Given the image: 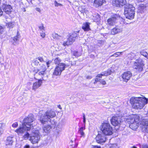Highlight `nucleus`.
I'll return each instance as SVG.
<instances>
[{"label":"nucleus","mask_w":148,"mask_h":148,"mask_svg":"<svg viewBox=\"0 0 148 148\" xmlns=\"http://www.w3.org/2000/svg\"><path fill=\"white\" fill-rule=\"evenodd\" d=\"M66 66V65L64 63L56 66L53 73V75L56 76L60 75L62 71L64 70Z\"/></svg>","instance_id":"obj_9"},{"label":"nucleus","mask_w":148,"mask_h":148,"mask_svg":"<svg viewBox=\"0 0 148 148\" xmlns=\"http://www.w3.org/2000/svg\"><path fill=\"white\" fill-rule=\"evenodd\" d=\"M1 0H0V3H1Z\"/></svg>","instance_id":"obj_61"},{"label":"nucleus","mask_w":148,"mask_h":148,"mask_svg":"<svg viewBox=\"0 0 148 148\" xmlns=\"http://www.w3.org/2000/svg\"><path fill=\"white\" fill-rule=\"evenodd\" d=\"M29 147H30L29 145H26L24 147V148H29Z\"/></svg>","instance_id":"obj_57"},{"label":"nucleus","mask_w":148,"mask_h":148,"mask_svg":"<svg viewBox=\"0 0 148 148\" xmlns=\"http://www.w3.org/2000/svg\"><path fill=\"white\" fill-rule=\"evenodd\" d=\"M37 59H38L40 61V62H42L44 61L42 57H38Z\"/></svg>","instance_id":"obj_45"},{"label":"nucleus","mask_w":148,"mask_h":148,"mask_svg":"<svg viewBox=\"0 0 148 148\" xmlns=\"http://www.w3.org/2000/svg\"><path fill=\"white\" fill-rule=\"evenodd\" d=\"M111 124L114 126L119 127L121 123V118L120 116H113L111 119Z\"/></svg>","instance_id":"obj_12"},{"label":"nucleus","mask_w":148,"mask_h":148,"mask_svg":"<svg viewBox=\"0 0 148 148\" xmlns=\"http://www.w3.org/2000/svg\"><path fill=\"white\" fill-rule=\"evenodd\" d=\"M140 125L143 131L148 133V119H143Z\"/></svg>","instance_id":"obj_14"},{"label":"nucleus","mask_w":148,"mask_h":148,"mask_svg":"<svg viewBox=\"0 0 148 148\" xmlns=\"http://www.w3.org/2000/svg\"><path fill=\"white\" fill-rule=\"evenodd\" d=\"M77 36V32H74L72 33L69 34L67 40L63 42L62 45L64 46L71 45L75 40Z\"/></svg>","instance_id":"obj_6"},{"label":"nucleus","mask_w":148,"mask_h":148,"mask_svg":"<svg viewBox=\"0 0 148 148\" xmlns=\"http://www.w3.org/2000/svg\"><path fill=\"white\" fill-rule=\"evenodd\" d=\"M14 22H9L7 24V25L10 28H12L14 26Z\"/></svg>","instance_id":"obj_35"},{"label":"nucleus","mask_w":148,"mask_h":148,"mask_svg":"<svg viewBox=\"0 0 148 148\" xmlns=\"http://www.w3.org/2000/svg\"><path fill=\"white\" fill-rule=\"evenodd\" d=\"M54 4L55 6L57 7H58L59 6H61L62 5V4L58 3L56 1H55Z\"/></svg>","instance_id":"obj_37"},{"label":"nucleus","mask_w":148,"mask_h":148,"mask_svg":"<svg viewBox=\"0 0 148 148\" xmlns=\"http://www.w3.org/2000/svg\"><path fill=\"white\" fill-rule=\"evenodd\" d=\"M60 106H59V108H60Z\"/></svg>","instance_id":"obj_62"},{"label":"nucleus","mask_w":148,"mask_h":148,"mask_svg":"<svg viewBox=\"0 0 148 148\" xmlns=\"http://www.w3.org/2000/svg\"><path fill=\"white\" fill-rule=\"evenodd\" d=\"M83 122L84 123V125L86 123V118H85V115L84 114H83Z\"/></svg>","instance_id":"obj_49"},{"label":"nucleus","mask_w":148,"mask_h":148,"mask_svg":"<svg viewBox=\"0 0 148 148\" xmlns=\"http://www.w3.org/2000/svg\"><path fill=\"white\" fill-rule=\"evenodd\" d=\"M90 23L88 22H86L83 23L82 26V29L84 31H88L90 30Z\"/></svg>","instance_id":"obj_25"},{"label":"nucleus","mask_w":148,"mask_h":148,"mask_svg":"<svg viewBox=\"0 0 148 148\" xmlns=\"http://www.w3.org/2000/svg\"><path fill=\"white\" fill-rule=\"evenodd\" d=\"M47 68L45 65L42 64L39 69L38 76L40 78V79L45 80L47 78Z\"/></svg>","instance_id":"obj_8"},{"label":"nucleus","mask_w":148,"mask_h":148,"mask_svg":"<svg viewBox=\"0 0 148 148\" xmlns=\"http://www.w3.org/2000/svg\"><path fill=\"white\" fill-rule=\"evenodd\" d=\"M146 6L143 4L140 5L138 8V12L142 13L146 10Z\"/></svg>","instance_id":"obj_27"},{"label":"nucleus","mask_w":148,"mask_h":148,"mask_svg":"<svg viewBox=\"0 0 148 148\" xmlns=\"http://www.w3.org/2000/svg\"><path fill=\"white\" fill-rule=\"evenodd\" d=\"M105 2V0H95L94 5L96 7H98L101 6Z\"/></svg>","instance_id":"obj_24"},{"label":"nucleus","mask_w":148,"mask_h":148,"mask_svg":"<svg viewBox=\"0 0 148 148\" xmlns=\"http://www.w3.org/2000/svg\"><path fill=\"white\" fill-rule=\"evenodd\" d=\"M92 78V77L91 76H87L86 77V78L87 79H90Z\"/></svg>","instance_id":"obj_54"},{"label":"nucleus","mask_w":148,"mask_h":148,"mask_svg":"<svg viewBox=\"0 0 148 148\" xmlns=\"http://www.w3.org/2000/svg\"><path fill=\"white\" fill-rule=\"evenodd\" d=\"M145 57L147 59H148V53H147V54L145 55Z\"/></svg>","instance_id":"obj_58"},{"label":"nucleus","mask_w":148,"mask_h":148,"mask_svg":"<svg viewBox=\"0 0 148 148\" xmlns=\"http://www.w3.org/2000/svg\"><path fill=\"white\" fill-rule=\"evenodd\" d=\"M101 130L103 134L106 135L110 136L112 133V127L108 123H103L101 125Z\"/></svg>","instance_id":"obj_5"},{"label":"nucleus","mask_w":148,"mask_h":148,"mask_svg":"<svg viewBox=\"0 0 148 148\" xmlns=\"http://www.w3.org/2000/svg\"><path fill=\"white\" fill-rule=\"evenodd\" d=\"M31 129L30 127H28L26 124L23 123L22 124L21 126L15 130V131L18 134H23L26 131H28L30 130Z\"/></svg>","instance_id":"obj_11"},{"label":"nucleus","mask_w":148,"mask_h":148,"mask_svg":"<svg viewBox=\"0 0 148 148\" xmlns=\"http://www.w3.org/2000/svg\"><path fill=\"white\" fill-rule=\"evenodd\" d=\"M126 121L127 122L130 124L132 123H133L134 121L136 122L139 121V117L136 115H130L127 118H125Z\"/></svg>","instance_id":"obj_13"},{"label":"nucleus","mask_w":148,"mask_h":148,"mask_svg":"<svg viewBox=\"0 0 148 148\" xmlns=\"http://www.w3.org/2000/svg\"><path fill=\"white\" fill-rule=\"evenodd\" d=\"M39 69H34V72L36 73L35 74V76H38V72L39 71Z\"/></svg>","instance_id":"obj_40"},{"label":"nucleus","mask_w":148,"mask_h":148,"mask_svg":"<svg viewBox=\"0 0 148 148\" xmlns=\"http://www.w3.org/2000/svg\"><path fill=\"white\" fill-rule=\"evenodd\" d=\"M18 123L17 122H16L13 123L12 126L13 127L16 128L18 127Z\"/></svg>","instance_id":"obj_38"},{"label":"nucleus","mask_w":148,"mask_h":148,"mask_svg":"<svg viewBox=\"0 0 148 148\" xmlns=\"http://www.w3.org/2000/svg\"><path fill=\"white\" fill-rule=\"evenodd\" d=\"M60 106H59V108H60Z\"/></svg>","instance_id":"obj_63"},{"label":"nucleus","mask_w":148,"mask_h":148,"mask_svg":"<svg viewBox=\"0 0 148 148\" xmlns=\"http://www.w3.org/2000/svg\"><path fill=\"white\" fill-rule=\"evenodd\" d=\"M144 64V61L142 59L139 58L134 62L133 67L134 69H136V71L140 72L143 70Z\"/></svg>","instance_id":"obj_7"},{"label":"nucleus","mask_w":148,"mask_h":148,"mask_svg":"<svg viewBox=\"0 0 148 148\" xmlns=\"http://www.w3.org/2000/svg\"><path fill=\"white\" fill-rule=\"evenodd\" d=\"M61 60L59 57H57L54 59V63L56 64H57V65L59 64H61Z\"/></svg>","instance_id":"obj_32"},{"label":"nucleus","mask_w":148,"mask_h":148,"mask_svg":"<svg viewBox=\"0 0 148 148\" xmlns=\"http://www.w3.org/2000/svg\"><path fill=\"white\" fill-rule=\"evenodd\" d=\"M14 137L12 136L7 137L5 141V144L6 145H12L14 143L13 138Z\"/></svg>","instance_id":"obj_21"},{"label":"nucleus","mask_w":148,"mask_h":148,"mask_svg":"<svg viewBox=\"0 0 148 148\" xmlns=\"http://www.w3.org/2000/svg\"><path fill=\"white\" fill-rule=\"evenodd\" d=\"M140 53L141 55L144 56H145V55L147 53L144 50L140 51Z\"/></svg>","instance_id":"obj_36"},{"label":"nucleus","mask_w":148,"mask_h":148,"mask_svg":"<svg viewBox=\"0 0 148 148\" xmlns=\"http://www.w3.org/2000/svg\"><path fill=\"white\" fill-rule=\"evenodd\" d=\"M34 120V115L32 114H29L25 118L23 121V123L26 124L28 127H30L31 129H33V125L31 123Z\"/></svg>","instance_id":"obj_10"},{"label":"nucleus","mask_w":148,"mask_h":148,"mask_svg":"<svg viewBox=\"0 0 148 148\" xmlns=\"http://www.w3.org/2000/svg\"><path fill=\"white\" fill-rule=\"evenodd\" d=\"M148 99L145 97H132L130 102L133 108L141 109L148 103Z\"/></svg>","instance_id":"obj_2"},{"label":"nucleus","mask_w":148,"mask_h":148,"mask_svg":"<svg viewBox=\"0 0 148 148\" xmlns=\"http://www.w3.org/2000/svg\"><path fill=\"white\" fill-rule=\"evenodd\" d=\"M40 30L42 31V30L45 29V27H44L43 25L42 24L40 26L38 27Z\"/></svg>","instance_id":"obj_39"},{"label":"nucleus","mask_w":148,"mask_h":148,"mask_svg":"<svg viewBox=\"0 0 148 148\" xmlns=\"http://www.w3.org/2000/svg\"><path fill=\"white\" fill-rule=\"evenodd\" d=\"M73 55L77 57L80 56L78 54V52L77 51L74 52L73 53Z\"/></svg>","instance_id":"obj_48"},{"label":"nucleus","mask_w":148,"mask_h":148,"mask_svg":"<svg viewBox=\"0 0 148 148\" xmlns=\"http://www.w3.org/2000/svg\"><path fill=\"white\" fill-rule=\"evenodd\" d=\"M117 145L116 144H113L110 147V148H117Z\"/></svg>","instance_id":"obj_43"},{"label":"nucleus","mask_w":148,"mask_h":148,"mask_svg":"<svg viewBox=\"0 0 148 148\" xmlns=\"http://www.w3.org/2000/svg\"><path fill=\"white\" fill-rule=\"evenodd\" d=\"M122 52H118L115 53L114 54L112 55L111 56H110V57H112V56H115V57H117L118 56H119V55H121L122 53Z\"/></svg>","instance_id":"obj_34"},{"label":"nucleus","mask_w":148,"mask_h":148,"mask_svg":"<svg viewBox=\"0 0 148 148\" xmlns=\"http://www.w3.org/2000/svg\"><path fill=\"white\" fill-rule=\"evenodd\" d=\"M36 10L38 12H41V10L39 8H36Z\"/></svg>","instance_id":"obj_55"},{"label":"nucleus","mask_w":148,"mask_h":148,"mask_svg":"<svg viewBox=\"0 0 148 148\" xmlns=\"http://www.w3.org/2000/svg\"><path fill=\"white\" fill-rule=\"evenodd\" d=\"M42 84V80H38L37 81L34 82L33 84L32 89L33 90H36L40 87Z\"/></svg>","instance_id":"obj_18"},{"label":"nucleus","mask_w":148,"mask_h":148,"mask_svg":"<svg viewBox=\"0 0 148 148\" xmlns=\"http://www.w3.org/2000/svg\"><path fill=\"white\" fill-rule=\"evenodd\" d=\"M106 139L105 135L103 134H98L96 138L97 142L100 144L105 142Z\"/></svg>","instance_id":"obj_15"},{"label":"nucleus","mask_w":148,"mask_h":148,"mask_svg":"<svg viewBox=\"0 0 148 148\" xmlns=\"http://www.w3.org/2000/svg\"><path fill=\"white\" fill-rule=\"evenodd\" d=\"M56 116V112L53 110H49L46 112L41 110L38 113V120L41 123L45 124L48 121H50V118H53Z\"/></svg>","instance_id":"obj_1"},{"label":"nucleus","mask_w":148,"mask_h":148,"mask_svg":"<svg viewBox=\"0 0 148 148\" xmlns=\"http://www.w3.org/2000/svg\"><path fill=\"white\" fill-rule=\"evenodd\" d=\"M96 17L97 18V20L98 21L99 20L100 18L98 14L96 15Z\"/></svg>","instance_id":"obj_53"},{"label":"nucleus","mask_w":148,"mask_h":148,"mask_svg":"<svg viewBox=\"0 0 148 148\" xmlns=\"http://www.w3.org/2000/svg\"><path fill=\"white\" fill-rule=\"evenodd\" d=\"M140 148H148V145L146 144H143L140 145Z\"/></svg>","instance_id":"obj_41"},{"label":"nucleus","mask_w":148,"mask_h":148,"mask_svg":"<svg viewBox=\"0 0 148 148\" xmlns=\"http://www.w3.org/2000/svg\"><path fill=\"white\" fill-rule=\"evenodd\" d=\"M102 76L101 74H98L95 79V82H94V83L95 84L97 82H100L101 80Z\"/></svg>","instance_id":"obj_31"},{"label":"nucleus","mask_w":148,"mask_h":148,"mask_svg":"<svg viewBox=\"0 0 148 148\" xmlns=\"http://www.w3.org/2000/svg\"><path fill=\"white\" fill-rule=\"evenodd\" d=\"M92 148H101V147L97 146H93Z\"/></svg>","instance_id":"obj_56"},{"label":"nucleus","mask_w":148,"mask_h":148,"mask_svg":"<svg viewBox=\"0 0 148 148\" xmlns=\"http://www.w3.org/2000/svg\"><path fill=\"white\" fill-rule=\"evenodd\" d=\"M34 62L35 65L36 66H38L39 64V62L38 60L36 59L34 60Z\"/></svg>","instance_id":"obj_42"},{"label":"nucleus","mask_w":148,"mask_h":148,"mask_svg":"<svg viewBox=\"0 0 148 148\" xmlns=\"http://www.w3.org/2000/svg\"><path fill=\"white\" fill-rule=\"evenodd\" d=\"M132 76V74L130 71H127L124 72L122 76L123 81L127 82Z\"/></svg>","instance_id":"obj_16"},{"label":"nucleus","mask_w":148,"mask_h":148,"mask_svg":"<svg viewBox=\"0 0 148 148\" xmlns=\"http://www.w3.org/2000/svg\"><path fill=\"white\" fill-rule=\"evenodd\" d=\"M20 37V35L18 34L17 35L15 36L13 39V41L14 42H13V44L14 45H15L16 44H18L19 41V38Z\"/></svg>","instance_id":"obj_28"},{"label":"nucleus","mask_w":148,"mask_h":148,"mask_svg":"<svg viewBox=\"0 0 148 148\" xmlns=\"http://www.w3.org/2000/svg\"><path fill=\"white\" fill-rule=\"evenodd\" d=\"M77 144L76 143L74 145H71V146L73 148H75L76 147H77Z\"/></svg>","instance_id":"obj_50"},{"label":"nucleus","mask_w":148,"mask_h":148,"mask_svg":"<svg viewBox=\"0 0 148 148\" xmlns=\"http://www.w3.org/2000/svg\"><path fill=\"white\" fill-rule=\"evenodd\" d=\"M124 14L126 18L129 19L134 18L135 8L132 5L127 4L124 7Z\"/></svg>","instance_id":"obj_3"},{"label":"nucleus","mask_w":148,"mask_h":148,"mask_svg":"<svg viewBox=\"0 0 148 148\" xmlns=\"http://www.w3.org/2000/svg\"><path fill=\"white\" fill-rule=\"evenodd\" d=\"M115 2L116 6L119 7L125 5L126 3L125 0H115Z\"/></svg>","instance_id":"obj_23"},{"label":"nucleus","mask_w":148,"mask_h":148,"mask_svg":"<svg viewBox=\"0 0 148 148\" xmlns=\"http://www.w3.org/2000/svg\"><path fill=\"white\" fill-rule=\"evenodd\" d=\"M100 83L103 85H105L106 84V81L103 79H101L100 81Z\"/></svg>","instance_id":"obj_44"},{"label":"nucleus","mask_w":148,"mask_h":148,"mask_svg":"<svg viewBox=\"0 0 148 148\" xmlns=\"http://www.w3.org/2000/svg\"><path fill=\"white\" fill-rule=\"evenodd\" d=\"M41 135L38 130H33L30 134L29 140L33 144L37 143L40 140Z\"/></svg>","instance_id":"obj_4"},{"label":"nucleus","mask_w":148,"mask_h":148,"mask_svg":"<svg viewBox=\"0 0 148 148\" xmlns=\"http://www.w3.org/2000/svg\"><path fill=\"white\" fill-rule=\"evenodd\" d=\"M132 148H137V147H136L135 146H133Z\"/></svg>","instance_id":"obj_59"},{"label":"nucleus","mask_w":148,"mask_h":148,"mask_svg":"<svg viewBox=\"0 0 148 148\" xmlns=\"http://www.w3.org/2000/svg\"><path fill=\"white\" fill-rule=\"evenodd\" d=\"M3 12L2 10L1 7H0V16H2L3 15Z\"/></svg>","instance_id":"obj_51"},{"label":"nucleus","mask_w":148,"mask_h":148,"mask_svg":"<svg viewBox=\"0 0 148 148\" xmlns=\"http://www.w3.org/2000/svg\"><path fill=\"white\" fill-rule=\"evenodd\" d=\"M55 122H53V123H52V124H55Z\"/></svg>","instance_id":"obj_60"},{"label":"nucleus","mask_w":148,"mask_h":148,"mask_svg":"<svg viewBox=\"0 0 148 148\" xmlns=\"http://www.w3.org/2000/svg\"><path fill=\"white\" fill-rule=\"evenodd\" d=\"M30 134L26 132V134L23 136V138L25 140L27 139L29 137L30 138Z\"/></svg>","instance_id":"obj_33"},{"label":"nucleus","mask_w":148,"mask_h":148,"mask_svg":"<svg viewBox=\"0 0 148 148\" xmlns=\"http://www.w3.org/2000/svg\"><path fill=\"white\" fill-rule=\"evenodd\" d=\"M2 8L3 11L7 14H9L12 11V8L10 5H3Z\"/></svg>","instance_id":"obj_20"},{"label":"nucleus","mask_w":148,"mask_h":148,"mask_svg":"<svg viewBox=\"0 0 148 148\" xmlns=\"http://www.w3.org/2000/svg\"><path fill=\"white\" fill-rule=\"evenodd\" d=\"M51 63V61L50 60H49L46 62L47 68H48L49 66V65Z\"/></svg>","instance_id":"obj_46"},{"label":"nucleus","mask_w":148,"mask_h":148,"mask_svg":"<svg viewBox=\"0 0 148 148\" xmlns=\"http://www.w3.org/2000/svg\"><path fill=\"white\" fill-rule=\"evenodd\" d=\"M51 127L50 125H46L43 127V132L48 133L51 130Z\"/></svg>","instance_id":"obj_29"},{"label":"nucleus","mask_w":148,"mask_h":148,"mask_svg":"<svg viewBox=\"0 0 148 148\" xmlns=\"http://www.w3.org/2000/svg\"><path fill=\"white\" fill-rule=\"evenodd\" d=\"M40 36L42 38H44L45 37V32H43L42 33H40Z\"/></svg>","instance_id":"obj_47"},{"label":"nucleus","mask_w":148,"mask_h":148,"mask_svg":"<svg viewBox=\"0 0 148 148\" xmlns=\"http://www.w3.org/2000/svg\"><path fill=\"white\" fill-rule=\"evenodd\" d=\"M112 72L110 70L108 69L107 71L102 72L101 73V74L102 76H107L110 75L111 73Z\"/></svg>","instance_id":"obj_30"},{"label":"nucleus","mask_w":148,"mask_h":148,"mask_svg":"<svg viewBox=\"0 0 148 148\" xmlns=\"http://www.w3.org/2000/svg\"><path fill=\"white\" fill-rule=\"evenodd\" d=\"M117 19L115 17H112L107 20V24L109 26H113L117 22Z\"/></svg>","instance_id":"obj_17"},{"label":"nucleus","mask_w":148,"mask_h":148,"mask_svg":"<svg viewBox=\"0 0 148 148\" xmlns=\"http://www.w3.org/2000/svg\"><path fill=\"white\" fill-rule=\"evenodd\" d=\"M85 126L79 128L78 131V133L80 135V137L84 138L85 137V134L84 132V130H85Z\"/></svg>","instance_id":"obj_26"},{"label":"nucleus","mask_w":148,"mask_h":148,"mask_svg":"<svg viewBox=\"0 0 148 148\" xmlns=\"http://www.w3.org/2000/svg\"><path fill=\"white\" fill-rule=\"evenodd\" d=\"M3 27L1 26H0V33H1L3 32Z\"/></svg>","instance_id":"obj_52"},{"label":"nucleus","mask_w":148,"mask_h":148,"mask_svg":"<svg viewBox=\"0 0 148 148\" xmlns=\"http://www.w3.org/2000/svg\"><path fill=\"white\" fill-rule=\"evenodd\" d=\"M60 106H59V108H60Z\"/></svg>","instance_id":"obj_64"},{"label":"nucleus","mask_w":148,"mask_h":148,"mask_svg":"<svg viewBox=\"0 0 148 148\" xmlns=\"http://www.w3.org/2000/svg\"><path fill=\"white\" fill-rule=\"evenodd\" d=\"M139 121H138L136 122V121H134L133 123L130 124L129 125L130 128L133 130H136L138 128L139 125Z\"/></svg>","instance_id":"obj_22"},{"label":"nucleus","mask_w":148,"mask_h":148,"mask_svg":"<svg viewBox=\"0 0 148 148\" xmlns=\"http://www.w3.org/2000/svg\"><path fill=\"white\" fill-rule=\"evenodd\" d=\"M122 31L121 29L118 27H116L111 29L110 32L108 34L110 35H114L121 32Z\"/></svg>","instance_id":"obj_19"}]
</instances>
